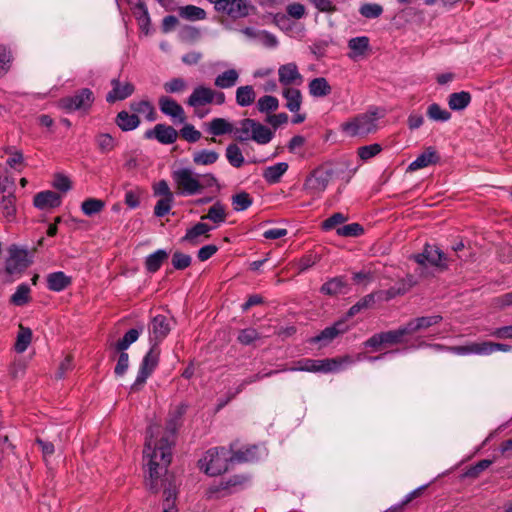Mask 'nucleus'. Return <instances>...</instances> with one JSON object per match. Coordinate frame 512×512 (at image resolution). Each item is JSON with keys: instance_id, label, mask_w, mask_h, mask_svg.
I'll return each mask as SVG.
<instances>
[{"instance_id": "50", "label": "nucleus", "mask_w": 512, "mask_h": 512, "mask_svg": "<svg viewBox=\"0 0 512 512\" xmlns=\"http://www.w3.org/2000/svg\"><path fill=\"white\" fill-rule=\"evenodd\" d=\"M213 90L208 87L199 86L194 89V105L212 103Z\"/></svg>"}, {"instance_id": "24", "label": "nucleus", "mask_w": 512, "mask_h": 512, "mask_svg": "<svg viewBox=\"0 0 512 512\" xmlns=\"http://www.w3.org/2000/svg\"><path fill=\"white\" fill-rule=\"evenodd\" d=\"M239 77L240 74L236 69H227L215 78L214 84L220 89H229L237 84Z\"/></svg>"}, {"instance_id": "8", "label": "nucleus", "mask_w": 512, "mask_h": 512, "mask_svg": "<svg viewBox=\"0 0 512 512\" xmlns=\"http://www.w3.org/2000/svg\"><path fill=\"white\" fill-rule=\"evenodd\" d=\"M158 364V353L155 351L154 347L150 349V351L145 355L143 361L140 365L137 378L135 382L131 386V390H138L147 380V378L151 375Z\"/></svg>"}, {"instance_id": "9", "label": "nucleus", "mask_w": 512, "mask_h": 512, "mask_svg": "<svg viewBox=\"0 0 512 512\" xmlns=\"http://www.w3.org/2000/svg\"><path fill=\"white\" fill-rule=\"evenodd\" d=\"M94 101L93 93L89 89H82L76 95L60 100V106L67 111L86 110Z\"/></svg>"}, {"instance_id": "56", "label": "nucleus", "mask_w": 512, "mask_h": 512, "mask_svg": "<svg viewBox=\"0 0 512 512\" xmlns=\"http://www.w3.org/2000/svg\"><path fill=\"white\" fill-rule=\"evenodd\" d=\"M381 146L379 144H371L358 148V156L361 160L367 161L372 157L376 156L381 151Z\"/></svg>"}, {"instance_id": "51", "label": "nucleus", "mask_w": 512, "mask_h": 512, "mask_svg": "<svg viewBox=\"0 0 512 512\" xmlns=\"http://www.w3.org/2000/svg\"><path fill=\"white\" fill-rule=\"evenodd\" d=\"M216 180L212 175H194V194L204 188H214Z\"/></svg>"}, {"instance_id": "27", "label": "nucleus", "mask_w": 512, "mask_h": 512, "mask_svg": "<svg viewBox=\"0 0 512 512\" xmlns=\"http://www.w3.org/2000/svg\"><path fill=\"white\" fill-rule=\"evenodd\" d=\"M236 103L240 107H247L254 103L256 99V93L251 85L240 86L236 89L235 94Z\"/></svg>"}, {"instance_id": "14", "label": "nucleus", "mask_w": 512, "mask_h": 512, "mask_svg": "<svg viewBox=\"0 0 512 512\" xmlns=\"http://www.w3.org/2000/svg\"><path fill=\"white\" fill-rule=\"evenodd\" d=\"M172 179L179 194H192V169L177 167L172 171Z\"/></svg>"}, {"instance_id": "23", "label": "nucleus", "mask_w": 512, "mask_h": 512, "mask_svg": "<svg viewBox=\"0 0 512 512\" xmlns=\"http://www.w3.org/2000/svg\"><path fill=\"white\" fill-rule=\"evenodd\" d=\"M441 320L442 317L440 315L416 318L406 324L407 331L409 332V334H413L419 330L427 329L433 325H436Z\"/></svg>"}, {"instance_id": "47", "label": "nucleus", "mask_w": 512, "mask_h": 512, "mask_svg": "<svg viewBox=\"0 0 512 512\" xmlns=\"http://www.w3.org/2000/svg\"><path fill=\"white\" fill-rule=\"evenodd\" d=\"M219 158L217 152L213 150H201L194 154V163L201 165H210L215 163Z\"/></svg>"}, {"instance_id": "12", "label": "nucleus", "mask_w": 512, "mask_h": 512, "mask_svg": "<svg viewBox=\"0 0 512 512\" xmlns=\"http://www.w3.org/2000/svg\"><path fill=\"white\" fill-rule=\"evenodd\" d=\"M218 10L227 13L232 18H244L254 10V6L248 0H226Z\"/></svg>"}, {"instance_id": "52", "label": "nucleus", "mask_w": 512, "mask_h": 512, "mask_svg": "<svg viewBox=\"0 0 512 512\" xmlns=\"http://www.w3.org/2000/svg\"><path fill=\"white\" fill-rule=\"evenodd\" d=\"M383 337L384 344H396L401 342L403 336L408 335L406 325L394 331H389L385 333H381Z\"/></svg>"}, {"instance_id": "21", "label": "nucleus", "mask_w": 512, "mask_h": 512, "mask_svg": "<svg viewBox=\"0 0 512 512\" xmlns=\"http://www.w3.org/2000/svg\"><path fill=\"white\" fill-rule=\"evenodd\" d=\"M72 282L70 276L62 271L53 272L47 275V287L54 292H60L66 289Z\"/></svg>"}, {"instance_id": "32", "label": "nucleus", "mask_w": 512, "mask_h": 512, "mask_svg": "<svg viewBox=\"0 0 512 512\" xmlns=\"http://www.w3.org/2000/svg\"><path fill=\"white\" fill-rule=\"evenodd\" d=\"M208 132L214 136L233 133V125L224 118H214L208 124Z\"/></svg>"}, {"instance_id": "63", "label": "nucleus", "mask_w": 512, "mask_h": 512, "mask_svg": "<svg viewBox=\"0 0 512 512\" xmlns=\"http://www.w3.org/2000/svg\"><path fill=\"white\" fill-rule=\"evenodd\" d=\"M258 338H259V334L257 333V331L255 329H252V328L244 329V330L240 331V333L238 335L239 342L244 345H249Z\"/></svg>"}, {"instance_id": "4", "label": "nucleus", "mask_w": 512, "mask_h": 512, "mask_svg": "<svg viewBox=\"0 0 512 512\" xmlns=\"http://www.w3.org/2000/svg\"><path fill=\"white\" fill-rule=\"evenodd\" d=\"M379 118L377 110L368 111L344 122L341 129L349 137H364L377 131Z\"/></svg>"}, {"instance_id": "54", "label": "nucleus", "mask_w": 512, "mask_h": 512, "mask_svg": "<svg viewBox=\"0 0 512 512\" xmlns=\"http://www.w3.org/2000/svg\"><path fill=\"white\" fill-rule=\"evenodd\" d=\"M11 61L12 56L10 50L4 45H0V78L10 69Z\"/></svg>"}, {"instance_id": "48", "label": "nucleus", "mask_w": 512, "mask_h": 512, "mask_svg": "<svg viewBox=\"0 0 512 512\" xmlns=\"http://www.w3.org/2000/svg\"><path fill=\"white\" fill-rule=\"evenodd\" d=\"M359 13L365 18L374 19L383 13V7L377 3H364L360 6Z\"/></svg>"}, {"instance_id": "17", "label": "nucleus", "mask_w": 512, "mask_h": 512, "mask_svg": "<svg viewBox=\"0 0 512 512\" xmlns=\"http://www.w3.org/2000/svg\"><path fill=\"white\" fill-rule=\"evenodd\" d=\"M145 137L148 139L155 138L162 144H172L176 141L178 133L171 126L157 124L152 130L146 131Z\"/></svg>"}, {"instance_id": "57", "label": "nucleus", "mask_w": 512, "mask_h": 512, "mask_svg": "<svg viewBox=\"0 0 512 512\" xmlns=\"http://www.w3.org/2000/svg\"><path fill=\"white\" fill-rule=\"evenodd\" d=\"M256 43L266 47V48H275L278 45V40L275 35L272 33L261 30L258 34V39Z\"/></svg>"}, {"instance_id": "44", "label": "nucleus", "mask_w": 512, "mask_h": 512, "mask_svg": "<svg viewBox=\"0 0 512 512\" xmlns=\"http://www.w3.org/2000/svg\"><path fill=\"white\" fill-rule=\"evenodd\" d=\"M226 158L228 162L236 168H239L244 163V157L241 149L236 144H230L226 148Z\"/></svg>"}, {"instance_id": "2", "label": "nucleus", "mask_w": 512, "mask_h": 512, "mask_svg": "<svg viewBox=\"0 0 512 512\" xmlns=\"http://www.w3.org/2000/svg\"><path fill=\"white\" fill-rule=\"evenodd\" d=\"M353 361L350 357L332 359H301L290 367V371H304L313 373L339 372L350 365Z\"/></svg>"}, {"instance_id": "6", "label": "nucleus", "mask_w": 512, "mask_h": 512, "mask_svg": "<svg viewBox=\"0 0 512 512\" xmlns=\"http://www.w3.org/2000/svg\"><path fill=\"white\" fill-rule=\"evenodd\" d=\"M331 175L330 170L316 169L306 178L303 189L307 194L317 196L325 191L331 180Z\"/></svg>"}, {"instance_id": "18", "label": "nucleus", "mask_w": 512, "mask_h": 512, "mask_svg": "<svg viewBox=\"0 0 512 512\" xmlns=\"http://www.w3.org/2000/svg\"><path fill=\"white\" fill-rule=\"evenodd\" d=\"M265 455L266 450L264 448H259L258 446H247L234 453L231 452L233 463L252 462L261 459Z\"/></svg>"}, {"instance_id": "28", "label": "nucleus", "mask_w": 512, "mask_h": 512, "mask_svg": "<svg viewBox=\"0 0 512 512\" xmlns=\"http://www.w3.org/2000/svg\"><path fill=\"white\" fill-rule=\"evenodd\" d=\"M94 141L98 151L101 154H108L112 152L117 145L115 138L109 133L104 132L97 133L95 135Z\"/></svg>"}, {"instance_id": "13", "label": "nucleus", "mask_w": 512, "mask_h": 512, "mask_svg": "<svg viewBox=\"0 0 512 512\" xmlns=\"http://www.w3.org/2000/svg\"><path fill=\"white\" fill-rule=\"evenodd\" d=\"M28 253L24 249L11 247L9 249V257L6 262V270L10 274L20 272L29 265Z\"/></svg>"}, {"instance_id": "19", "label": "nucleus", "mask_w": 512, "mask_h": 512, "mask_svg": "<svg viewBox=\"0 0 512 512\" xmlns=\"http://www.w3.org/2000/svg\"><path fill=\"white\" fill-rule=\"evenodd\" d=\"M111 84L113 88L106 96V100L110 103L124 100L134 92V86L129 82L121 83L119 80L113 79Z\"/></svg>"}, {"instance_id": "22", "label": "nucleus", "mask_w": 512, "mask_h": 512, "mask_svg": "<svg viewBox=\"0 0 512 512\" xmlns=\"http://www.w3.org/2000/svg\"><path fill=\"white\" fill-rule=\"evenodd\" d=\"M282 96L286 100V108L290 112H298L302 104V94L295 87H286L282 90Z\"/></svg>"}, {"instance_id": "41", "label": "nucleus", "mask_w": 512, "mask_h": 512, "mask_svg": "<svg viewBox=\"0 0 512 512\" xmlns=\"http://www.w3.org/2000/svg\"><path fill=\"white\" fill-rule=\"evenodd\" d=\"M131 109L136 114H142L149 121L155 120V110L152 104L146 100L135 101L131 103Z\"/></svg>"}, {"instance_id": "15", "label": "nucleus", "mask_w": 512, "mask_h": 512, "mask_svg": "<svg viewBox=\"0 0 512 512\" xmlns=\"http://www.w3.org/2000/svg\"><path fill=\"white\" fill-rule=\"evenodd\" d=\"M160 111L169 116L174 123H183L185 120V113L183 108L172 98L162 96L159 98Z\"/></svg>"}, {"instance_id": "40", "label": "nucleus", "mask_w": 512, "mask_h": 512, "mask_svg": "<svg viewBox=\"0 0 512 512\" xmlns=\"http://www.w3.org/2000/svg\"><path fill=\"white\" fill-rule=\"evenodd\" d=\"M31 289L27 284H20L15 293L11 296L10 301L16 306H23L31 300Z\"/></svg>"}, {"instance_id": "46", "label": "nucleus", "mask_w": 512, "mask_h": 512, "mask_svg": "<svg viewBox=\"0 0 512 512\" xmlns=\"http://www.w3.org/2000/svg\"><path fill=\"white\" fill-rule=\"evenodd\" d=\"M427 115L433 121L446 122L451 118V114L437 103H432L427 108Z\"/></svg>"}, {"instance_id": "29", "label": "nucleus", "mask_w": 512, "mask_h": 512, "mask_svg": "<svg viewBox=\"0 0 512 512\" xmlns=\"http://www.w3.org/2000/svg\"><path fill=\"white\" fill-rule=\"evenodd\" d=\"M308 88L310 95L313 97H325L331 93V86L324 77L312 79Z\"/></svg>"}, {"instance_id": "55", "label": "nucleus", "mask_w": 512, "mask_h": 512, "mask_svg": "<svg viewBox=\"0 0 512 512\" xmlns=\"http://www.w3.org/2000/svg\"><path fill=\"white\" fill-rule=\"evenodd\" d=\"M163 87L167 93H180L188 88V82L181 78H174L165 82Z\"/></svg>"}, {"instance_id": "33", "label": "nucleus", "mask_w": 512, "mask_h": 512, "mask_svg": "<svg viewBox=\"0 0 512 512\" xmlns=\"http://www.w3.org/2000/svg\"><path fill=\"white\" fill-rule=\"evenodd\" d=\"M116 123L123 131H130L139 126L140 120L136 114L121 111L117 115Z\"/></svg>"}, {"instance_id": "39", "label": "nucleus", "mask_w": 512, "mask_h": 512, "mask_svg": "<svg viewBox=\"0 0 512 512\" xmlns=\"http://www.w3.org/2000/svg\"><path fill=\"white\" fill-rule=\"evenodd\" d=\"M346 282L342 277H335L324 283L321 287V292L327 295H337L344 292Z\"/></svg>"}, {"instance_id": "3", "label": "nucleus", "mask_w": 512, "mask_h": 512, "mask_svg": "<svg viewBox=\"0 0 512 512\" xmlns=\"http://www.w3.org/2000/svg\"><path fill=\"white\" fill-rule=\"evenodd\" d=\"M233 463L231 451L226 448H212L198 461L201 471L210 476H217L226 472L229 464Z\"/></svg>"}, {"instance_id": "31", "label": "nucleus", "mask_w": 512, "mask_h": 512, "mask_svg": "<svg viewBox=\"0 0 512 512\" xmlns=\"http://www.w3.org/2000/svg\"><path fill=\"white\" fill-rule=\"evenodd\" d=\"M347 330V327L343 322H337L334 326L325 328L320 335L314 337L312 339L313 342H325L328 343L333 340L336 336L341 333H344Z\"/></svg>"}, {"instance_id": "5", "label": "nucleus", "mask_w": 512, "mask_h": 512, "mask_svg": "<svg viewBox=\"0 0 512 512\" xmlns=\"http://www.w3.org/2000/svg\"><path fill=\"white\" fill-rule=\"evenodd\" d=\"M13 188L14 183L8 178L0 183V212L7 222L16 219L17 206Z\"/></svg>"}, {"instance_id": "16", "label": "nucleus", "mask_w": 512, "mask_h": 512, "mask_svg": "<svg viewBox=\"0 0 512 512\" xmlns=\"http://www.w3.org/2000/svg\"><path fill=\"white\" fill-rule=\"evenodd\" d=\"M349 52L347 56L353 61H359L366 57L370 50V40L367 36L351 38L348 41Z\"/></svg>"}, {"instance_id": "35", "label": "nucleus", "mask_w": 512, "mask_h": 512, "mask_svg": "<svg viewBox=\"0 0 512 512\" xmlns=\"http://www.w3.org/2000/svg\"><path fill=\"white\" fill-rule=\"evenodd\" d=\"M254 125L255 120L253 119H243L240 121L239 127H233V134L235 139L242 142L251 140Z\"/></svg>"}, {"instance_id": "42", "label": "nucleus", "mask_w": 512, "mask_h": 512, "mask_svg": "<svg viewBox=\"0 0 512 512\" xmlns=\"http://www.w3.org/2000/svg\"><path fill=\"white\" fill-rule=\"evenodd\" d=\"M105 207V202L97 198H88L81 204V210L86 216L100 213Z\"/></svg>"}, {"instance_id": "7", "label": "nucleus", "mask_w": 512, "mask_h": 512, "mask_svg": "<svg viewBox=\"0 0 512 512\" xmlns=\"http://www.w3.org/2000/svg\"><path fill=\"white\" fill-rule=\"evenodd\" d=\"M414 259L421 266H425L428 263L441 270L447 268L446 256L436 246L426 245L423 253L415 255Z\"/></svg>"}, {"instance_id": "26", "label": "nucleus", "mask_w": 512, "mask_h": 512, "mask_svg": "<svg viewBox=\"0 0 512 512\" xmlns=\"http://www.w3.org/2000/svg\"><path fill=\"white\" fill-rule=\"evenodd\" d=\"M437 161L436 152L432 148H428L424 153L419 155L408 166V171H416L425 168Z\"/></svg>"}, {"instance_id": "64", "label": "nucleus", "mask_w": 512, "mask_h": 512, "mask_svg": "<svg viewBox=\"0 0 512 512\" xmlns=\"http://www.w3.org/2000/svg\"><path fill=\"white\" fill-rule=\"evenodd\" d=\"M129 367V356L126 352L121 351V354L118 358L116 367H115V374L117 376H123L127 369Z\"/></svg>"}, {"instance_id": "38", "label": "nucleus", "mask_w": 512, "mask_h": 512, "mask_svg": "<svg viewBox=\"0 0 512 512\" xmlns=\"http://www.w3.org/2000/svg\"><path fill=\"white\" fill-rule=\"evenodd\" d=\"M273 132L263 124L256 122L252 130L251 140L258 144L265 145L272 140Z\"/></svg>"}, {"instance_id": "43", "label": "nucleus", "mask_w": 512, "mask_h": 512, "mask_svg": "<svg viewBox=\"0 0 512 512\" xmlns=\"http://www.w3.org/2000/svg\"><path fill=\"white\" fill-rule=\"evenodd\" d=\"M208 219L215 223L216 225L222 223L226 219V213L224 207L220 203L213 204L208 213L201 217V220Z\"/></svg>"}, {"instance_id": "10", "label": "nucleus", "mask_w": 512, "mask_h": 512, "mask_svg": "<svg viewBox=\"0 0 512 512\" xmlns=\"http://www.w3.org/2000/svg\"><path fill=\"white\" fill-rule=\"evenodd\" d=\"M278 79L283 88L300 86L303 83V76L294 62L279 66Z\"/></svg>"}, {"instance_id": "1", "label": "nucleus", "mask_w": 512, "mask_h": 512, "mask_svg": "<svg viewBox=\"0 0 512 512\" xmlns=\"http://www.w3.org/2000/svg\"><path fill=\"white\" fill-rule=\"evenodd\" d=\"M172 445V432L157 424L150 425L143 449V468L145 485L153 492H158L168 482V479L162 477L172 459Z\"/></svg>"}, {"instance_id": "30", "label": "nucleus", "mask_w": 512, "mask_h": 512, "mask_svg": "<svg viewBox=\"0 0 512 512\" xmlns=\"http://www.w3.org/2000/svg\"><path fill=\"white\" fill-rule=\"evenodd\" d=\"M133 14L135 18L137 19L139 28L142 32H144L146 35L150 32V16L148 13V10L146 6L139 2L136 4V6L133 9Z\"/></svg>"}, {"instance_id": "53", "label": "nucleus", "mask_w": 512, "mask_h": 512, "mask_svg": "<svg viewBox=\"0 0 512 512\" xmlns=\"http://www.w3.org/2000/svg\"><path fill=\"white\" fill-rule=\"evenodd\" d=\"M142 330L130 329L124 337L117 343L116 348L119 351H125L140 336Z\"/></svg>"}, {"instance_id": "45", "label": "nucleus", "mask_w": 512, "mask_h": 512, "mask_svg": "<svg viewBox=\"0 0 512 512\" xmlns=\"http://www.w3.org/2000/svg\"><path fill=\"white\" fill-rule=\"evenodd\" d=\"M256 106L259 112L268 113L278 109L279 101L274 96L264 95L258 99Z\"/></svg>"}, {"instance_id": "59", "label": "nucleus", "mask_w": 512, "mask_h": 512, "mask_svg": "<svg viewBox=\"0 0 512 512\" xmlns=\"http://www.w3.org/2000/svg\"><path fill=\"white\" fill-rule=\"evenodd\" d=\"M472 352L476 355H490L494 353L493 342H473Z\"/></svg>"}, {"instance_id": "61", "label": "nucleus", "mask_w": 512, "mask_h": 512, "mask_svg": "<svg viewBox=\"0 0 512 512\" xmlns=\"http://www.w3.org/2000/svg\"><path fill=\"white\" fill-rule=\"evenodd\" d=\"M252 201L247 193H240L233 197V206L236 211L246 210Z\"/></svg>"}, {"instance_id": "25", "label": "nucleus", "mask_w": 512, "mask_h": 512, "mask_svg": "<svg viewBox=\"0 0 512 512\" xmlns=\"http://www.w3.org/2000/svg\"><path fill=\"white\" fill-rule=\"evenodd\" d=\"M287 170L288 164L286 162H279L265 168L263 171V178L269 184H276L280 181L281 177L287 172Z\"/></svg>"}, {"instance_id": "62", "label": "nucleus", "mask_w": 512, "mask_h": 512, "mask_svg": "<svg viewBox=\"0 0 512 512\" xmlns=\"http://www.w3.org/2000/svg\"><path fill=\"white\" fill-rule=\"evenodd\" d=\"M374 303V297L373 295H367L363 299H361L359 302H357L355 305H353L349 311L348 316L352 317L356 315L358 312H360L362 309L369 307L371 304Z\"/></svg>"}, {"instance_id": "58", "label": "nucleus", "mask_w": 512, "mask_h": 512, "mask_svg": "<svg viewBox=\"0 0 512 512\" xmlns=\"http://www.w3.org/2000/svg\"><path fill=\"white\" fill-rule=\"evenodd\" d=\"M173 202V197L160 198L154 208V214L157 217H163L167 215L171 210V204Z\"/></svg>"}, {"instance_id": "34", "label": "nucleus", "mask_w": 512, "mask_h": 512, "mask_svg": "<svg viewBox=\"0 0 512 512\" xmlns=\"http://www.w3.org/2000/svg\"><path fill=\"white\" fill-rule=\"evenodd\" d=\"M32 341V330L23 325H19L18 333L15 342V350L18 353H23L27 350L28 346Z\"/></svg>"}, {"instance_id": "37", "label": "nucleus", "mask_w": 512, "mask_h": 512, "mask_svg": "<svg viewBox=\"0 0 512 512\" xmlns=\"http://www.w3.org/2000/svg\"><path fill=\"white\" fill-rule=\"evenodd\" d=\"M168 256V252L163 249H159L148 255L145 261L146 269L152 273L156 272L161 267L162 263L168 259Z\"/></svg>"}, {"instance_id": "11", "label": "nucleus", "mask_w": 512, "mask_h": 512, "mask_svg": "<svg viewBox=\"0 0 512 512\" xmlns=\"http://www.w3.org/2000/svg\"><path fill=\"white\" fill-rule=\"evenodd\" d=\"M170 329V322L166 316L157 315L153 317L149 324V340L153 347L169 334Z\"/></svg>"}, {"instance_id": "60", "label": "nucleus", "mask_w": 512, "mask_h": 512, "mask_svg": "<svg viewBox=\"0 0 512 512\" xmlns=\"http://www.w3.org/2000/svg\"><path fill=\"white\" fill-rule=\"evenodd\" d=\"M152 188L155 196H159L160 198L173 197V193L165 180H160L154 183Z\"/></svg>"}, {"instance_id": "20", "label": "nucleus", "mask_w": 512, "mask_h": 512, "mask_svg": "<svg viewBox=\"0 0 512 512\" xmlns=\"http://www.w3.org/2000/svg\"><path fill=\"white\" fill-rule=\"evenodd\" d=\"M61 197L53 191H43L35 195L34 206L38 209H50L59 206Z\"/></svg>"}, {"instance_id": "49", "label": "nucleus", "mask_w": 512, "mask_h": 512, "mask_svg": "<svg viewBox=\"0 0 512 512\" xmlns=\"http://www.w3.org/2000/svg\"><path fill=\"white\" fill-rule=\"evenodd\" d=\"M164 504H163V512H177V509L174 506V499L176 496V488L172 487L171 483L168 486H164Z\"/></svg>"}, {"instance_id": "36", "label": "nucleus", "mask_w": 512, "mask_h": 512, "mask_svg": "<svg viewBox=\"0 0 512 512\" xmlns=\"http://www.w3.org/2000/svg\"><path fill=\"white\" fill-rule=\"evenodd\" d=\"M471 102V95L466 91L452 93L448 98L450 109L459 111L465 109Z\"/></svg>"}]
</instances>
